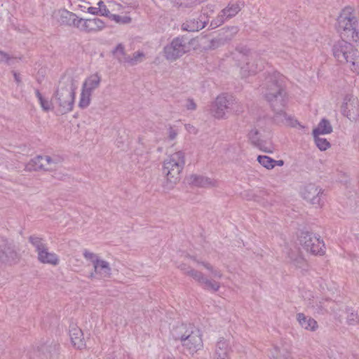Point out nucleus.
Here are the masks:
<instances>
[{
	"label": "nucleus",
	"mask_w": 359,
	"mask_h": 359,
	"mask_svg": "<svg viewBox=\"0 0 359 359\" xmlns=\"http://www.w3.org/2000/svg\"><path fill=\"white\" fill-rule=\"evenodd\" d=\"M20 255L15 245L8 239L0 236V262L6 264H17Z\"/></svg>",
	"instance_id": "nucleus-11"
},
{
	"label": "nucleus",
	"mask_w": 359,
	"mask_h": 359,
	"mask_svg": "<svg viewBox=\"0 0 359 359\" xmlns=\"http://www.w3.org/2000/svg\"><path fill=\"white\" fill-rule=\"evenodd\" d=\"M190 184L200 187H213L216 186V181L197 175H191L188 179Z\"/></svg>",
	"instance_id": "nucleus-23"
},
{
	"label": "nucleus",
	"mask_w": 359,
	"mask_h": 359,
	"mask_svg": "<svg viewBox=\"0 0 359 359\" xmlns=\"http://www.w3.org/2000/svg\"><path fill=\"white\" fill-rule=\"evenodd\" d=\"M177 135L178 130L176 128L170 126L168 128L167 137L165 140L167 141L172 142L177 138Z\"/></svg>",
	"instance_id": "nucleus-43"
},
{
	"label": "nucleus",
	"mask_w": 359,
	"mask_h": 359,
	"mask_svg": "<svg viewBox=\"0 0 359 359\" xmlns=\"http://www.w3.org/2000/svg\"><path fill=\"white\" fill-rule=\"evenodd\" d=\"M337 30L341 39L357 41L359 39V23L353 9H343L337 19Z\"/></svg>",
	"instance_id": "nucleus-2"
},
{
	"label": "nucleus",
	"mask_w": 359,
	"mask_h": 359,
	"mask_svg": "<svg viewBox=\"0 0 359 359\" xmlns=\"http://www.w3.org/2000/svg\"><path fill=\"white\" fill-rule=\"evenodd\" d=\"M58 163L57 158H51L49 156H37L30 161L26 168L29 170H53L56 168Z\"/></svg>",
	"instance_id": "nucleus-14"
},
{
	"label": "nucleus",
	"mask_w": 359,
	"mask_h": 359,
	"mask_svg": "<svg viewBox=\"0 0 359 359\" xmlns=\"http://www.w3.org/2000/svg\"><path fill=\"white\" fill-rule=\"evenodd\" d=\"M37 259L42 264L57 266L60 263L59 257L54 252H49L48 246L37 255Z\"/></svg>",
	"instance_id": "nucleus-19"
},
{
	"label": "nucleus",
	"mask_w": 359,
	"mask_h": 359,
	"mask_svg": "<svg viewBox=\"0 0 359 359\" xmlns=\"http://www.w3.org/2000/svg\"><path fill=\"white\" fill-rule=\"evenodd\" d=\"M193 259L198 264H201L202 266H203L208 271H209L211 274H212V277L214 278H218V279H220L223 277V273L222 272L221 270H219V269H216L211 264H210L209 262H200L198 260H197L195 258H193Z\"/></svg>",
	"instance_id": "nucleus-32"
},
{
	"label": "nucleus",
	"mask_w": 359,
	"mask_h": 359,
	"mask_svg": "<svg viewBox=\"0 0 359 359\" xmlns=\"http://www.w3.org/2000/svg\"><path fill=\"white\" fill-rule=\"evenodd\" d=\"M318 135H316V146L320 151H325L327 149L330 148V142L327 139L320 137Z\"/></svg>",
	"instance_id": "nucleus-40"
},
{
	"label": "nucleus",
	"mask_w": 359,
	"mask_h": 359,
	"mask_svg": "<svg viewBox=\"0 0 359 359\" xmlns=\"http://www.w3.org/2000/svg\"><path fill=\"white\" fill-rule=\"evenodd\" d=\"M229 351V346L226 340L224 338L219 339L215 348L213 353V359H229L228 353Z\"/></svg>",
	"instance_id": "nucleus-20"
},
{
	"label": "nucleus",
	"mask_w": 359,
	"mask_h": 359,
	"mask_svg": "<svg viewBox=\"0 0 359 359\" xmlns=\"http://www.w3.org/2000/svg\"><path fill=\"white\" fill-rule=\"evenodd\" d=\"M60 17L62 23L68 25H73L75 27L76 20L80 19L75 13L66 10L60 11Z\"/></svg>",
	"instance_id": "nucleus-27"
},
{
	"label": "nucleus",
	"mask_w": 359,
	"mask_h": 359,
	"mask_svg": "<svg viewBox=\"0 0 359 359\" xmlns=\"http://www.w3.org/2000/svg\"><path fill=\"white\" fill-rule=\"evenodd\" d=\"M112 53L119 62L127 64L129 55L126 54L125 47L122 43L118 44L113 50Z\"/></svg>",
	"instance_id": "nucleus-29"
},
{
	"label": "nucleus",
	"mask_w": 359,
	"mask_h": 359,
	"mask_svg": "<svg viewBox=\"0 0 359 359\" xmlns=\"http://www.w3.org/2000/svg\"><path fill=\"white\" fill-rule=\"evenodd\" d=\"M186 107L189 110H194L196 108V104L193 100L189 99L187 102Z\"/></svg>",
	"instance_id": "nucleus-47"
},
{
	"label": "nucleus",
	"mask_w": 359,
	"mask_h": 359,
	"mask_svg": "<svg viewBox=\"0 0 359 359\" xmlns=\"http://www.w3.org/2000/svg\"><path fill=\"white\" fill-rule=\"evenodd\" d=\"M248 137L251 143L256 147L267 153L272 152L271 149H267L265 147L264 142L260 139V134L258 130H251L248 133Z\"/></svg>",
	"instance_id": "nucleus-24"
},
{
	"label": "nucleus",
	"mask_w": 359,
	"mask_h": 359,
	"mask_svg": "<svg viewBox=\"0 0 359 359\" xmlns=\"http://www.w3.org/2000/svg\"><path fill=\"white\" fill-rule=\"evenodd\" d=\"M323 193H324V191H321V189L318 193V196H317L318 197V203L320 207H322L325 203V198L323 197Z\"/></svg>",
	"instance_id": "nucleus-48"
},
{
	"label": "nucleus",
	"mask_w": 359,
	"mask_h": 359,
	"mask_svg": "<svg viewBox=\"0 0 359 359\" xmlns=\"http://www.w3.org/2000/svg\"><path fill=\"white\" fill-rule=\"evenodd\" d=\"M40 359H57L59 355V345L55 343L43 344L37 348Z\"/></svg>",
	"instance_id": "nucleus-18"
},
{
	"label": "nucleus",
	"mask_w": 359,
	"mask_h": 359,
	"mask_svg": "<svg viewBox=\"0 0 359 359\" xmlns=\"http://www.w3.org/2000/svg\"><path fill=\"white\" fill-rule=\"evenodd\" d=\"M346 323L349 325H359V316L352 309H346Z\"/></svg>",
	"instance_id": "nucleus-36"
},
{
	"label": "nucleus",
	"mask_w": 359,
	"mask_h": 359,
	"mask_svg": "<svg viewBox=\"0 0 359 359\" xmlns=\"http://www.w3.org/2000/svg\"><path fill=\"white\" fill-rule=\"evenodd\" d=\"M314 187L313 184H309L305 186L301 190L302 197L309 202L312 203L314 199Z\"/></svg>",
	"instance_id": "nucleus-35"
},
{
	"label": "nucleus",
	"mask_w": 359,
	"mask_h": 359,
	"mask_svg": "<svg viewBox=\"0 0 359 359\" xmlns=\"http://www.w3.org/2000/svg\"><path fill=\"white\" fill-rule=\"evenodd\" d=\"M35 94L39 101L40 105L42 107L43 110L45 111H48L52 109V104L48 100L43 98L42 95L40 93L39 90H35Z\"/></svg>",
	"instance_id": "nucleus-39"
},
{
	"label": "nucleus",
	"mask_w": 359,
	"mask_h": 359,
	"mask_svg": "<svg viewBox=\"0 0 359 359\" xmlns=\"http://www.w3.org/2000/svg\"><path fill=\"white\" fill-rule=\"evenodd\" d=\"M311 133H312V135L314 136V128H313L312 131H311Z\"/></svg>",
	"instance_id": "nucleus-52"
},
{
	"label": "nucleus",
	"mask_w": 359,
	"mask_h": 359,
	"mask_svg": "<svg viewBox=\"0 0 359 359\" xmlns=\"http://www.w3.org/2000/svg\"><path fill=\"white\" fill-rule=\"evenodd\" d=\"M28 241L35 248L37 254L47 247L43 238L38 236L32 235L28 238Z\"/></svg>",
	"instance_id": "nucleus-31"
},
{
	"label": "nucleus",
	"mask_w": 359,
	"mask_h": 359,
	"mask_svg": "<svg viewBox=\"0 0 359 359\" xmlns=\"http://www.w3.org/2000/svg\"><path fill=\"white\" fill-rule=\"evenodd\" d=\"M297 320L303 328L309 330H314V322L311 317H308L302 313H299L297 315Z\"/></svg>",
	"instance_id": "nucleus-30"
},
{
	"label": "nucleus",
	"mask_w": 359,
	"mask_h": 359,
	"mask_svg": "<svg viewBox=\"0 0 359 359\" xmlns=\"http://www.w3.org/2000/svg\"><path fill=\"white\" fill-rule=\"evenodd\" d=\"M208 23V16L204 10L198 18L189 19L182 25V29L187 32H198Z\"/></svg>",
	"instance_id": "nucleus-17"
},
{
	"label": "nucleus",
	"mask_w": 359,
	"mask_h": 359,
	"mask_svg": "<svg viewBox=\"0 0 359 359\" xmlns=\"http://www.w3.org/2000/svg\"><path fill=\"white\" fill-rule=\"evenodd\" d=\"M341 113L351 121L359 117V99L352 94L346 95L341 107Z\"/></svg>",
	"instance_id": "nucleus-13"
},
{
	"label": "nucleus",
	"mask_w": 359,
	"mask_h": 359,
	"mask_svg": "<svg viewBox=\"0 0 359 359\" xmlns=\"http://www.w3.org/2000/svg\"><path fill=\"white\" fill-rule=\"evenodd\" d=\"M283 164H284V162L282 160L276 161V162H275V165H277L278 166H282Z\"/></svg>",
	"instance_id": "nucleus-51"
},
{
	"label": "nucleus",
	"mask_w": 359,
	"mask_h": 359,
	"mask_svg": "<svg viewBox=\"0 0 359 359\" xmlns=\"http://www.w3.org/2000/svg\"><path fill=\"white\" fill-rule=\"evenodd\" d=\"M240 74L243 78H248L262 71L266 63L265 60L258 53L249 55H240Z\"/></svg>",
	"instance_id": "nucleus-8"
},
{
	"label": "nucleus",
	"mask_w": 359,
	"mask_h": 359,
	"mask_svg": "<svg viewBox=\"0 0 359 359\" xmlns=\"http://www.w3.org/2000/svg\"><path fill=\"white\" fill-rule=\"evenodd\" d=\"M299 243L302 248L307 252L313 253L314 243L313 242L312 233L308 231H303L299 236Z\"/></svg>",
	"instance_id": "nucleus-26"
},
{
	"label": "nucleus",
	"mask_w": 359,
	"mask_h": 359,
	"mask_svg": "<svg viewBox=\"0 0 359 359\" xmlns=\"http://www.w3.org/2000/svg\"><path fill=\"white\" fill-rule=\"evenodd\" d=\"M76 27L86 33H96L105 27V23L98 18L76 20Z\"/></svg>",
	"instance_id": "nucleus-15"
},
{
	"label": "nucleus",
	"mask_w": 359,
	"mask_h": 359,
	"mask_svg": "<svg viewBox=\"0 0 359 359\" xmlns=\"http://www.w3.org/2000/svg\"><path fill=\"white\" fill-rule=\"evenodd\" d=\"M175 337L181 341L184 348L191 355L203 347L201 331L192 325H182L177 328Z\"/></svg>",
	"instance_id": "nucleus-3"
},
{
	"label": "nucleus",
	"mask_w": 359,
	"mask_h": 359,
	"mask_svg": "<svg viewBox=\"0 0 359 359\" xmlns=\"http://www.w3.org/2000/svg\"><path fill=\"white\" fill-rule=\"evenodd\" d=\"M97 6H98V7H97L98 10H100V15L106 16L108 18H109V16H110L111 13L102 1H100L97 3Z\"/></svg>",
	"instance_id": "nucleus-44"
},
{
	"label": "nucleus",
	"mask_w": 359,
	"mask_h": 359,
	"mask_svg": "<svg viewBox=\"0 0 359 359\" xmlns=\"http://www.w3.org/2000/svg\"><path fill=\"white\" fill-rule=\"evenodd\" d=\"M109 18L118 23L127 24L130 22V18L126 16L122 17L118 15H114L111 13Z\"/></svg>",
	"instance_id": "nucleus-41"
},
{
	"label": "nucleus",
	"mask_w": 359,
	"mask_h": 359,
	"mask_svg": "<svg viewBox=\"0 0 359 359\" xmlns=\"http://www.w3.org/2000/svg\"><path fill=\"white\" fill-rule=\"evenodd\" d=\"M69 336L73 346L82 349L86 346V342L82 330L77 327H72L69 330Z\"/></svg>",
	"instance_id": "nucleus-21"
},
{
	"label": "nucleus",
	"mask_w": 359,
	"mask_h": 359,
	"mask_svg": "<svg viewBox=\"0 0 359 359\" xmlns=\"http://www.w3.org/2000/svg\"><path fill=\"white\" fill-rule=\"evenodd\" d=\"M262 94L266 100L270 104L273 111L283 108L287 104L285 77L275 72L266 77Z\"/></svg>",
	"instance_id": "nucleus-1"
},
{
	"label": "nucleus",
	"mask_w": 359,
	"mask_h": 359,
	"mask_svg": "<svg viewBox=\"0 0 359 359\" xmlns=\"http://www.w3.org/2000/svg\"><path fill=\"white\" fill-rule=\"evenodd\" d=\"M13 76H14V79H15V82L17 83L18 85H20L22 82L20 74L18 73H17L16 72H13Z\"/></svg>",
	"instance_id": "nucleus-50"
},
{
	"label": "nucleus",
	"mask_w": 359,
	"mask_h": 359,
	"mask_svg": "<svg viewBox=\"0 0 359 359\" xmlns=\"http://www.w3.org/2000/svg\"><path fill=\"white\" fill-rule=\"evenodd\" d=\"M11 60L10 56L8 53L0 50V62H8Z\"/></svg>",
	"instance_id": "nucleus-46"
},
{
	"label": "nucleus",
	"mask_w": 359,
	"mask_h": 359,
	"mask_svg": "<svg viewBox=\"0 0 359 359\" xmlns=\"http://www.w3.org/2000/svg\"><path fill=\"white\" fill-rule=\"evenodd\" d=\"M178 268L182 271L184 274L192 278L205 290L217 292L221 287L219 282L215 280L214 278H207L201 271L193 269L185 264L179 265Z\"/></svg>",
	"instance_id": "nucleus-9"
},
{
	"label": "nucleus",
	"mask_w": 359,
	"mask_h": 359,
	"mask_svg": "<svg viewBox=\"0 0 359 359\" xmlns=\"http://www.w3.org/2000/svg\"><path fill=\"white\" fill-rule=\"evenodd\" d=\"M275 111L276 113V118L278 121L282 122L285 125L291 127H296L297 125H299L297 120L294 118L292 116L287 114L283 110V108H280L279 110H276Z\"/></svg>",
	"instance_id": "nucleus-25"
},
{
	"label": "nucleus",
	"mask_w": 359,
	"mask_h": 359,
	"mask_svg": "<svg viewBox=\"0 0 359 359\" xmlns=\"http://www.w3.org/2000/svg\"><path fill=\"white\" fill-rule=\"evenodd\" d=\"M257 161L262 166L267 169H272L275 167L276 160L267 156H259Z\"/></svg>",
	"instance_id": "nucleus-37"
},
{
	"label": "nucleus",
	"mask_w": 359,
	"mask_h": 359,
	"mask_svg": "<svg viewBox=\"0 0 359 359\" xmlns=\"http://www.w3.org/2000/svg\"><path fill=\"white\" fill-rule=\"evenodd\" d=\"M351 41L342 39L332 47L333 55L340 63H348L352 71L358 69V50L350 43Z\"/></svg>",
	"instance_id": "nucleus-6"
},
{
	"label": "nucleus",
	"mask_w": 359,
	"mask_h": 359,
	"mask_svg": "<svg viewBox=\"0 0 359 359\" xmlns=\"http://www.w3.org/2000/svg\"><path fill=\"white\" fill-rule=\"evenodd\" d=\"M189 50V46L187 39L182 36H177L163 48V55L167 60L174 62Z\"/></svg>",
	"instance_id": "nucleus-10"
},
{
	"label": "nucleus",
	"mask_w": 359,
	"mask_h": 359,
	"mask_svg": "<svg viewBox=\"0 0 359 359\" xmlns=\"http://www.w3.org/2000/svg\"><path fill=\"white\" fill-rule=\"evenodd\" d=\"M91 95L92 93L81 88V96L79 102V107L81 109H86L90 105Z\"/></svg>",
	"instance_id": "nucleus-33"
},
{
	"label": "nucleus",
	"mask_w": 359,
	"mask_h": 359,
	"mask_svg": "<svg viewBox=\"0 0 359 359\" xmlns=\"http://www.w3.org/2000/svg\"><path fill=\"white\" fill-rule=\"evenodd\" d=\"M76 87L73 79H68L65 81H60L59 86L54 93L53 98L59 107L61 114H67L72 111L75 99Z\"/></svg>",
	"instance_id": "nucleus-4"
},
{
	"label": "nucleus",
	"mask_w": 359,
	"mask_h": 359,
	"mask_svg": "<svg viewBox=\"0 0 359 359\" xmlns=\"http://www.w3.org/2000/svg\"><path fill=\"white\" fill-rule=\"evenodd\" d=\"M243 5L244 4L241 1L229 3L217 15L216 22L214 23L215 27L221 25L226 20L236 16L243 7Z\"/></svg>",
	"instance_id": "nucleus-16"
},
{
	"label": "nucleus",
	"mask_w": 359,
	"mask_h": 359,
	"mask_svg": "<svg viewBox=\"0 0 359 359\" xmlns=\"http://www.w3.org/2000/svg\"><path fill=\"white\" fill-rule=\"evenodd\" d=\"M100 10H98L97 7L90 6V7L88 8V13L93 14V15H100Z\"/></svg>",
	"instance_id": "nucleus-49"
},
{
	"label": "nucleus",
	"mask_w": 359,
	"mask_h": 359,
	"mask_svg": "<svg viewBox=\"0 0 359 359\" xmlns=\"http://www.w3.org/2000/svg\"><path fill=\"white\" fill-rule=\"evenodd\" d=\"M332 132V126L330 121L323 118L316 126V135H327Z\"/></svg>",
	"instance_id": "nucleus-28"
},
{
	"label": "nucleus",
	"mask_w": 359,
	"mask_h": 359,
	"mask_svg": "<svg viewBox=\"0 0 359 359\" xmlns=\"http://www.w3.org/2000/svg\"><path fill=\"white\" fill-rule=\"evenodd\" d=\"M100 82V74L98 73L93 74L85 79L82 85V89L93 93L95 90L99 88Z\"/></svg>",
	"instance_id": "nucleus-22"
},
{
	"label": "nucleus",
	"mask_w": 359,
	"mask_h": 359,
	"mask_svg": "<svg viewBox=\"0 0 359 359\" xmlns=\"http://www.w3.org/2000/svg\"><path fill=\"white\" fill-rule=\"evenodd\" d=\"M273 357L274 359H292L290 353L284 348L275 347Z\"/></svg>",
	"instance_id": "nucleus-38"
},
{
	"label": "nucleus",
	"mask_w": 359,
	"mask_h": 359,
	"mask_svg": "<svg viewBox=\"0 0 359 359\" xmlns=\"http://www.w3.org/2000/svg\"><path fill=\"white\" fill-rule=\"evenodd\" d=\"M185 165V155L182 151L169 155L163 162V172L172 188L180 180V175Z\"/></svg>",
	"instance_id": "nucleus-5"
},
{
	"label": "nucleus",
	"mask_w": 359,
	"mask_h": 359,
	"mask_svg": "<svg viewBox=\"0 0 359 359\" xmlns=\"http://www.w3.org/2000/svg\"><path fill=\"white\" fill-rule=\"evenodd\" d=\"M242 111L241 103L229 94L217 96L212 109L213 116L217 118H223L228 114H239Z\"/></svg>",
	"instance_id": "nucleus-7"
},
{
	"label": "nucleus",
	"mask_w": 359,
	"mask_h": 359,
	"mask_svg": "<svg viewBox=\"0 0 359 359\" xmlns=\"http://www.w3.org/2000/svg\"><path fill=\"white\" fill-rule=\"evenodd\" d=\"M83 257L87 260L90 261L93 265L94 271L90 273V278H94L96 275H98L101 278L110 277L111 267L107 261L100 259L98 255L86 250L83 252Z\"/></svg>",
	"instance_id": "nucleus-12"
},
{
	"label": "nucleus",
	"mask_w": 359,
	"mask_h": 359,
	"mask_svg": "<svg viewBox=\"0 0 359 359\" xmlns=\"http://www.w3.org/2000/svg\"><path fill=\"white\" fill-rule=\"evenodd\" d=\"M317 243H316V248H318V250H316V255H324L325 253V245L323 240L317 238L316 237Z\"/></svg>",
	"instance_id": "nucleus-42"
},
{
	"label": "nucleus",
	"mask_w": 359,
	"mask_h": 359,
	"mask_svg": "<svg viewBox=\"0 0 359 359\" xmlns=\"http://www.w3.org/2000/svg\"><path fill=\"white\" fill-rule=\"evenodd\" d=\"M226 32H230L229 35H226L225 36V40H230L238 32V27H231L227 28Z\"/></svg>",
	"instance_id": "nucleus-45"
},
{
	"label": "nucleus",
	"mask_w": 359,
	"mask_h": 359,
	"mask_svg": "<svg viewBox=\"0 0 359 359\" xmlns=\"http://www.w3.org/2000/svg\"><path fill=\"white\" fill-rule=\"evenodd\" d=\"M145 58V55L143 52L137 51L135 52L133 55H129L127 61V64L130 66H135L142 62Z\"/></svg>",
	"instance_id": "nucleus-34"
}]
</instances>
